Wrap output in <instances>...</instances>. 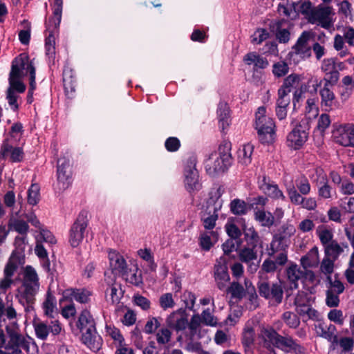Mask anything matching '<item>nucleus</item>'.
Segmentation results:
<instances>
[{
	"label": "nucleus",
	"instance_id": "f257e3e1",
	"mask_svg": "<svg viewBox=\"0 0 354 354\" xmlns=\"http://www.w3.org/2000/svg\"><path fill=\"white\" fill-rule=\"evenodd\" d=\"M6 332L0 328V354H21V348L28 350V341L21 334L16 322L6 326Z\"/></svg>",
	"mask_w": 354,
	"mask_h": 354
},
{
	"label": "nucleus",
	"instance_id": "f03ea898",
	"mask_svg": "<svg viewBox=\"0 0 354 354\" xmlns=\"http://www.w3.org/2000/svg\"><path fill=\"white\" fill-rule=\"evenodd\" d=\"M39 286V277L36 270L32 266H26L23 274L21 286L23 290L17 295L19 301L25 299L31 302L33 297L37 294Z\"/></svg>",
	"mask_w": 354,
	"mask_h": 354
},
{
	"label": "nucleus",
	"instance_id": "7ed1b4c3",
	"mask_svg": "<svg viewBox=\"0 0 354 354\" xmlns=\"http://www.w3.org/2000/svg\"><path fill=\"white\" fill-rule=\"evenodd\" d=\"M256 129L259 140L263 144H270L274 140L275 124L273 120L266 115V109L261 106L256 113Z\"/></svg>",
	"mask_w": 354,
	"mask_h": 354
},
{
	"label": "nucleus",
	"instance_id": "20e7f679",
	"mask_svg": "<svg viewBox=\"0 0 354 354\" xmlns=\"http://www.w3.org/2000/svg\"><path fill=\"white\" fill-rule=\"evenodd\" d=\"M259 293L261 297L270 300L278 305L282 302L283 297V283L281 281L270 283L263 279L257 284Z\"/></svg>",
	"mask_w": 354,
	"mask_h": 354
},
{
	"label": "nucleus",
	"instance_id": "39448f33",
	"mask_svg": "<svg viewBox=\"0 0 354 354\" xmlns=\"http://www.w3.org/2000/svg\"><path fill=\"white\" fill-rule=\"evenodd\" d=\"M334 15L335 12L331 6L320 5L313 8L308 17V22L329 30L334 25V20L333 19Z\"/></svg>",
	"mask_w": 354,
	"mask_h": 354
},
{
	"label": "nucleus",
	"instance_id": "423d86ee",
	"mask_svg": "<svg viewBox=\"0 0 354 354\" xmlns=\"http://www.w3.org/2000/svg\"><path fill=\"white\" fill-rule=\"evenodd\" d=\"M262 337L264 340V346L270 348L271 345H274L281 349H294L299 348L298 344L290 337H283L279 335L273 329H265L261 333Z\"/></svg>",
	"mask_w": 354,
	"mask_h": 354
},
{
	"label": "nucleus",
	"instance_id": "0eeeda50",
	"mask_svg": "<svg viewBox=\"0 0 354 354\" xmlns=\"http://www.w3.org/2000/svg\"><path fill=\"white\" fill-rule=\"evenodd\" d=\"M184 177L185 186L189 192L198 191L201 188L198 172L196 169L195 158H190L187 160L184 170Z\"/></svg>",
	"mask_w": 354,
	"mask_h": 354
},
{
	"label": "nucleus",
	"instance_id": "6e6552de",
	"mask_svg": "<svg viewBox=\"0 0 354 354\" xmlns=\"http://www.w3.org/2000/svg\"><path fill=\"white\" fill-rule=\"evenodd\" d=\"M33 326L37 337L41 340L46 339L49 333L57 335L62 331L61 324L57 319L50 322L35 321Z\"/></svg>",
	"mask_w": 354,
	"mask_h": 354
},
{
	"label": "nucleus",
	"instance_id": "1a4fd4ad",
	"mask_svg": "<svg viewBox=\"0 0 354 354\" xmlns=\"http://www.w3.org/2000/svg\"><path fill=\"white\" fill-rule=\"evenodd\" d=\"M88 220L83 214L79 215L69 230V243L73 248L77 247L83 241Z\"/></svg>",
	"mask_w": 354,
	"mask_h": 354
},
{
	"label": "nucleus",
	"instance_id": "9d476101",
	"mask_svg": "<svg viewBox=\"0 0 354 354\" xmlns=\"http://www.w3.org/2000/svg\"><path fill=\"white\" fill-rule=\"evenodd\" d=\"M221 188L218 189V198L213 205H208L207 209L201 216V221L205 230H213L218 218V212L221 209L223 201L219 199Z\"/></svg>",
	"mask_w": 354,
	"mask_h": 354
},
{
	"label": "nucleus",
	"instance_id": "9b49d317",
	"mask_svg": "<svg viewBox=\"0 0 354 354\" xmlns=\"http://www.w3.org/2000/svg\"><path fill=\"white\" fill-rule=\"evenodd\" d=\"M321 70L325 73L326 77L319 82L315 80V91L318 86H321L322 82H324V83H331L332 85H335L339 78V73L336 68V62L335 58L324 59L322 63Z\"/></svg>",
	"mask_w": 354,
	"mask_h": 354
},
{
	"label": "nucleus",
	"instance_id": "f8f14e48",
	"mask_svg": "<svg viewBox=\"0 0 354 354\" xmlns=\"http://www.w3.org/2000/svg\"><path fill=\"white\" fill-rule=\"evenodd\" d=\"M308 132L301 124H297L287 136V145L295 150L300 149L307 141Z\"/></svg>",
	"mask_w": 354,
	"mask_h": 354
},
{
	"label": "nucleus",
	"instance_id": "ddd939ff",
	"mask_svg": "<svg viewBox=\"0 0 354 354\" xmlns=\"http://www.w3.org/2000/svg\"><path fill=\"white\" fill-rule=\"evenodd\" d=\"M286 275L288 278V281L290 283L291 288H298V281L301 280L304 278L309 277V280H314V273L313 271L309 270H305L304 268H301L297 264H291L286 269Z\"/></svg>",
	"mask_w": 354,
	"mask_h": 354
},
{
	"label": "nucleus",
	"instance_id": "4468645a",
	"mask_svg": "<svg viewBox=\"0 0 354 354\" xmlns=\"http://www.w3.org/2000/svg\"><path fill=\"white\" fill-rule=\"evenodd\" d=\"M57 182L60 190L66 189L71 181V169L70 160L68 158L64 156L57 160Z\"/></svg>",
	"mask_w": 354,
	"mask_h": 354
},
{
	"label": "nucleus",
	"instance_id": "2eb2a0df",
	"mask_svg": "<svg viewBox=\"0 0 354 354\" xmlns=\"http://www.w3.org/2000/svg\"><path fill=\"white\" fill-rule=\"evenodd\" d=\"M331 83H324V86L319 90L321 97L320 106L325 112H330L338 106L334 92L330 89Z\"/></svg>",
	"mask_w": 354,
	"mask_h": 354
},
{
	"label": "nucleus",
	"instance_id": "dca6fc26",
	"mask_svg": "<svg viewBox=\"0 0 354 354\" xmlns=\"http://www.w3.org/2000/svg\"><path fill=\"white\" fill-rule=\"evenodd\" d=\"M333 137L339 145L354 147V124L339 126L333 131Z\"/></svg>",
	"mask_w": 354,
	"mask_h": 354
},
{
	"label": "nucleus",
	"instance_id": "f3484780",
	"mask_svg": "<svg viewBox=\"0 0 354 354\" xmlns=\"http://www.w3.org/2000/svg\"><path fill=\"white\" fill-rule=\"evenodd\" d=\"M239 260L248 266V271L250 273H254L259 268V261H257V252L252 247H243L238 253Z\"/></svg>",
	"mask_w": 354,
	"mask_h": 354
},
{
	"label": "nucleus",
	"instance_id": "a211bd4d",
	"mask_svg": "<svg viewBox=\"0 0 354 354\" xmlns=\"http://www.w3.org/2000/svg\"><path fill=\"white\" fill-rule=\"evenodd\" d=\"M313 37V32L310 31H304L292 47V50L295 53L302 58L310 57L311 56V46L309 44V42Z\"/></svg>",
	"mask_w": 354,
	"mask_h": 354
},
{
	"label": "nucleus",
	"instance_id": "6ab92c4d",
	"mask_svg": "<svg viewBox=\"0 0 354 354\" xmlns=\"http://www.w3.org/2000/svg\"><path fill=\"white\" fill-rule=\"evenodd\" d=\"M226 262L225 257H221L216 261L214 266V279L217 287L221 290L226 288L227 283L230 279L227 272Z\"/></svg>",
	"mask_w": 354,
	"mask_h": 354
},
{
	"label": "nucleus",
	"instance_id": "aec40b11",
	"mask_svg": "<svg viewBox=\"0 0 354 354\" xmlns=\"http://www.w3.org/2000/svg\"><path fill=\"white\" fill-rule=\"evenodd\" d=\"M32 68L35 67L32 62H29L28 57L21 54L13 60L10 74L22 77L28 73L31 74Z\"/></svg>",
	"mask_w": 354,
	"mask_h": 354
},
{
	"label": "nucleus",
	"instance_id": "412c9836",
	"mask_svg": "<svg viewBox=\"0 0 354 354\" xmlns=\"http://www.w3.org/2000/svg\"><path fill=\"white\" fill-rule=\"evenodd\" d=\"M166 324L168 327L174 328L176 331L183 330L186 328L188 322L185 317V311L180 308L171 313L166 319Z\"/></svg>",
	"mask_w": 354,
	"mask_h": 354
},
{
	"label": "nucleus",
	"instance_id": "4be33fe9",
	"mask_svg": "<svg viewBox=\"0 0 354 354\" xmlns=\"http://www.w3.org/2000/svg\"><path fill=\"white\" fill-rule=\"evenodd\" d=\"M82 342L90 350L97 352L103 344L101 336L97 333L96 328L81 333Z\"/></svg>",
	"mask_w": 354,
	"mask_h": 354
},
{
	"label": "nucleus",
	"instance_id": "5701e85b",
	"mask_svg": "<svg viewBox=\"0 0 354 354\" xmlns=\"http://www.w3.org/2000/svg\"><path fill=\"white\" fill-rule=\"evenodd\" d=\"M259 188L266 195L272 198L285 199V196L279 189L278 185L266 176H263L262 180L260 182Z\"/></svg>",
	"mask_w": 354,
	"mask_h": 354
},
{
	"label": "nucleus",
	"instance_id": "b1692460",
	"mask_svg": "<svg viewBox=\"0 0 354 354\" xmlns=\"http://www.w3.org/2000/svg\"><path fill=\"white\" fill-rule=\"evenodd\" d=\"M76 326L82 333L95 329L96 323L91 313L87 310H84L78 317V320L76 322Z\"/></svg>",
	"mask_w": 354,
	"mask_h": 354
},
{
	"label": "nucleus",
	"instance_id": "393cba45",
	"mask_svg": "<svg viewBox=\"0 0 354 354\" xmlns=\"http://www.w3.org/2000/svg\"><path fill=\"white\" fill-rule=\"evenodd\" d=\"M1 153L3 157L10 156V160L14 162H21L24 159L22 149L12 147L7 140H4L1 145Z\"/></svg>",
	"mask_w": 354,
	"mask_h": 354
},
{
	"label": "nucleus",
	"instance_id": "a878e982",
	"mask_svg": "<svg viewBox=\"0 0 354 354\" xmlns=\"http://www.w3.org/2000/svg\"><path fill=\"white\" fill-rule=\"evenodd\" d=\"M109 258L113 272H116L122 276L126 274L129 268L125 259L122 255L115 252H111L109 254Z\"/></svg>",
	"mask_w": 354,
	"mask_h": 354
},
{
	"label": "nucleus",
	"instance_id": "bb28decb",
	"mask_svg": "<svg viewBox=\"0 0 354 354\" xmlns=\"http://www.w3.org/2000/svg\"><path fill=\"white\" fill-rule=\"evenodd\" d=\"M231 162L216 153L212 154L207 164L210 172H223L230 165Z\"/></svg>",
	"mask_w": 354,
	"mask_h": 354
},
{
	"label": "nucleus",
	"instance_id": "cd10ccee",
	"mask_svg": "<svg viewBox=\"0 0 354 354\" xmlns=\"http://www.w3.org/2000/svg\"><path fill=\"white\" fill-rule=\"evenodd\" d=\"M300 261L301 265L305 270L317 266L319 262L318 248L313 247L306 255L301 258Z\"/></svg>",
	"mask_w": 354,
	"mask_h": 354
},
{
	"label": "nucleus",
	"instance_id": "c85d7f7f",
	"mask_svg": "<svg viewBox=\"0 0 354 354\" xmlns=\"http://www.w3.org/2000/svg\"><path fill=\"white\" fill-rule=\"evenodd\" d=\"M243 61L248 65L253 64L255 70L266 68L269 64L267 59L261 57L256 53L246 54L243 57Z\"/></svg>",
	"mask_w": 354,
	"mask_h": 354
},
{
	"label": "nucleus",
	"instance_id": "c756f323",
	"mask_svg": "<svg viewBox=\"0 0 354 354\" xmlns=\"http://www.w3.org/2000/svg\"><path fill=\"white\" fill-rule=\"evenodd\" d=\"M303 84L299 75L291 74L284 79L283 84L279 90H282V91L290 94V92L295 91Z\"/></svg>",
	"mask_w": 354,
	"mask_h": 354
},
{
	"label": "nucleus",
	"instance_id": "7c9ffc66",
	"mask_svg": "<svg viewBox=\"0 0 354 354\" xmlns=\"http://www.w3.org/2000/svg\"><path fill=\"white\" fill-rule=\"evenodd\" d=\"M218 234L217 232H205L201 234L199 243L203 250L208 251L218 241Z\"/></svg>",
	"mask_w": 354,
	"mask_h": 354
},
{
	"label": "nucleus",
	"instance_id": "2f4dec72",
	"mask_svg": "<svg viewBox=\"0 0 354 354\" xmlns=\"http://www.w3.org/2000/svg\"><path fill=\"white\" fill-rule=\"evenodd\" d=\"M254 146L250 143L245 144L238 150V161L240 164L247 166L252 162V155Z\"/></svg>",
	"mask_w": 354,
	"mask_h": 354
},
{
	"label": "nucleus",
	"instance_id": "473e14b6",
	"mask_svg": "<svg viewBox=\"0 0 354 354\" xmlns=\"http://www.w3.org/2000/svg\"><path fill=\"white\" fill-rule=\"evenodd\" d=\"M288 24V21L285 19H279L275 21L276 37L280 43L285 44L290 40V33L286 28H283Z\"/></svg>",
	"mask_w": 354,
	"mask_h": 354
},
{
	"label": "nucleus",
	"instance_id": "72a5a7b5",
	"mask_svg": "<svg viewBox=\"0 0 354 354\" xmlns=\"http://www.w3.org/2000/svg\"><path fill=\"white\" fill-rule=\"evenodd\" d=\"M335 326L332 324L327 326L324 324H320L317 326V333L320 337H322L330 342H337V337L335 334Z\"/></svg>",
	"mask_w": 354,
	"mask_h": 354
},
{
	"label": "nucleus",
	"instance_id": "f704fd0d",
	"mask_svg": "<svg viewBox=\"0 0 354 354\" xmlns=\"http://www.w3.org/2000/svg\"><path fill=\"white\" fill-rule=\"evenodd\" d=\"M288 239L283 236L281 233H278L274 236L271 243V252H269L270 256H273L279 250H285L288 247Z\"/></svg>",
	"mask_w": 354,
	"mask_h": 354
},
{
	"label": "nucleus",
	"instance_id": "c9c22d12",
	"mask_svg": "<svg viewBox=\"0 0 354 354\" xmlns=\"http://www.w3.org/2000/svg\"><path fill=\"white\" fill-rule=\"evenodd\" d=\"M9 226L11 229L22 235L21 239L23 242L26 240V234L29 230V225L26 221L21 218H16L10 221Z\"/></svg>",
	"mask_w": 354,
	"mask_h": 354
},
{
	"label": "nucleus",
	"instance_id": "e433bc0d",
	"mask_svg": "<svg viewBox=\"0 0 354 354\" xmlns=\"http://www.w3.org/2000/svg\"><path fill=\"white\" fill-rule=\"evenodd\" d=\"M244 239L247 243L248 247L255 248L260 241V237L258 232L253 227H244L243 229Z\"/></svg>",
	"mask_w": 354,
	"mask_h": 354
},
{
	"label": "nucleus",
	"instance_id": "4c0bfd02",
	"mask_svg": "<svg viewBox=\"0 0 354 354\" xmlns=\"http://www.w3.org/2000/svg\"><path fill=\"white\" fill-rule=\"evenodd\" d=\"M254 218L263 227H270L274 224V218L269 212L257 210L254 212Z\"/></svg>",
	"mask_w": 354,
	"mask_h": 354
},
{
	"label": "nucleus",
	"instance_id": "58836bf2",
	"mask_svg": "<svg viewBox=\"0 0 354 354\" xmlns=\"http://www.w3.org/2000/svg\"><path fill=\"white\" fill-rule=\"evenodd\" d=\"M108 285L110 286L106 290V297L109 296L111 303H118L120 299V292L119 286L115 283V279H106Z\"/></svg>",
	"mask_w": 354,
	"mask_h": 354
},
{
	"label": "nucleus",
	"instance_id": "ea45409f",
	"mask_svg": "<svg viewBox=\"0 0 354 354\" xmlns=\"http://www.w3.org/2000/svg\"><path fill=\"white\" fill-rule=\"evenodd\" d=\"M217 113L218 115L220 127H221L222 130H224L229 125V108L227 104L221 102L218 105Z\"/></svg>",
	"mask_w": 354,
	"mask_h": 354
},
{
	"label": "nucleus",
	"instance_id": "a19ab883",
	"mask_svg": "<svg viewBox=\"0 0 354 354\" xmlns=\"http://www.w3.org/2000/svg\"><path fill=\"white\" fill-rule=\"evenodd\" d=\"M324 249L325 256L335 261L344 251V249L336 241L332 242L330 245H326Z\"/></svg>",
	"mask_w": 354,
	"mask_h": 354
},
{
	"label": "nucleus",
	"instance_id": "79ce46f5",
	"mask_svg": "<svg viewBox=\"0 0 354 354\" xmlns=\"http://www.w3.org/2000/svg\"><path fill=\"white\" fill-rule=\"evenodd\" d=\"M138 269L136 266L133 268H129L125 274L122 277L127 281L135 286H140L142 283L141 274H138Z\"/></svg>",
	"mask_w": 354,
	"mask_h": 354
},
{
	"label": "nucleus",
	"instance_id": "37998d69",
	"mask_svg": "<svg viewBox=\"0 0 354 354\" xmlns=\"http://www.w3.org/2000/svg\"><path fill=\"white\" fill-rule=\"evenodd\" d=\"M310 178L316 186L324 183L328 180V176L324 170L320 167H316L313 169L310 175Z\"/></svg>",
	"mask_w": 354,
	"mask_h": 354
},
{
	"label": "nucleus",
	"instance_id": "c03bdc74",
	"mask_svg": "<svg viewBox=\"0 0 354 354\" xmlns=\"http://www.w3.org/2000/svg\"><path fill=\"white\" fill-rule=\"evenodd\" d=\"M226 292L234 299H241L245 295L244 287L239 282L233 281L229 287H226Z\"/></svg>",
	"mask_w": 354,
	"mask_h": 354
},
{
	"label": "nucleus",
	"instance_id": "a18cd8bd",
	"mask_svg": "<svg viewBox=\"0 0 354 354\" xmlns=\"http://www.w3.org/2000/svg\"><path fill=\"white\" fill-rule=\"evenodd\" d=\"M317 234L319 238L320 242L324 246L330 245L332 242L335 241L333 240V234L330 230H328L324 227H319L317 230Z\"/></svg>",
	"mask_w": 354,
	"mask_h": 354
},
{
	"label": "nucleus",
	"instance_id": "49530a36",
	"mask_svg": "<svg viewBox=\"0 0 354 354\" xmlns=\"http://www.w3.org/2000/svg\"><path fill=\"white\" fill-rule=\"evenodd\" d=\"M62 3V0H55L53 6V17L49 20V23L53 24L55 29H57L59 27L61 22Z\"/></svg>",
	"mask_w": 354,
	"mask_h": 354
},
{
	"label": "nucleus",
	"instance_id": "de8ad7c7",
	"mask_svg": "<svg viewBox=\"0 0 354 354\" xmlns=\"http://www.w3.org/2000/svg\"><path fill=\"white\" fill-rule=\"evenodd\" d=\"M230 210L235 215H243L248 212V207L245 201L234 199L230 203Z\"/></svg>",
	"mask_w": 354,
	"mask_h": 354
},
{
	"label": "nucleus",
	"instance_id": "09e8293b",
	"mask_svg": "<svg viewBox=\"0 0 354 354\" xmlns=\"http://www.w3.org/2000/svg\"><path fill=\"white\" fill-rule=\"evenodd\" d=\"M55 304L56 302L54 296L50 292V291H48L46 300L43 303L44 314L46 316L50 317H53V314L55 308Z\"/></svg>",
	"mask_w": 354,
	"mask_h": 354
},
{
	"label": "nucleus",
	"instance_id": "8fccbe9b",
	"mask_svg": "<svg viewBox=\"0 0 354 354\" xmlns=\"http://www.w3.org/2000/svg\"><path fill=\"white\" fill-rule=\"evenodd\" d=\"M91 295V292L86 289H75L71 293L72 297L81 304L88 303Z\"/></svg>",
	"mask_w": 354,
	"mask_h": 354
},
{
	"label": "nucleus",
	"instance_id": "3c124183",
	"mask_svg": "<svg viewBox=\"0 0 354 354\" xmlns=\"http://www.w3.org/2000/svg\"><path fill=\"white\" fill-rule=\"evenodd\" d=\"M19 266L18 258L11 256L3 270L4 277L12 278Z\"/></svg>",
	"mask_w": 354,
	"mask_h": 354
},
{
	"label": "nucleus",
	"instance_id": "603ef678",
	"mask_svg": "<svg viewBox=\"0 0 354 354\" xmlns=\"http://www.w3.org/2000/svg\"><path fill=\"white\" fill-rule=\"evenodd\" d=\"M318 196L322 199H330L333 197L335 191L329 185L328 180L317 186Z\"/></svg>",
	"mask_w": 354,
	"mask_h": 354
},
{
	"label": "nucleus",
	"instance_id": "864d4df0",
	"mask_svg": "<svg viewBox=\"0 0 354 354\" xmlns=\"http://www.w3.org/2000/svg\"><path fill=\"white\" fill-rule=\"evenodd\" d=\"M281 318L290 328H296L300 324V320L297 315L290 311L284 312Z\"/></svg>",
	"mask_w": 354,
	"mask_h": 354
},
{
	"label": "nucleus",
	"instance_id": "5fc2aeb1",
	"mask_svg": "<svg viewBox=\"0 0 354 354\" xmlns=\"http://www.w3.org/2000/svg\"><path fill=\"white\" fill-rule=\"evenodd\" d=\"M39 186L37 184H32L28 191V203L31 205L38 203L40 198Z\"/></svg>",
	"mask_w": 354,
	"mask_h": 354
},
{
	"label": "nucleus",
	"instance_id": "6e6d98bb",
	"mask_svg": "<svg viewBox=\"0 0 354 354\" xmlns=\"http://www.w3.org/2000/svg\"><path fill=\"white\" fill-rule=\"evenodd\" d=\"M171 339V332L167 328H162L156 334V339L159 345H166Z\"/></svg>",
	"mask_w": 354,
	"mask_h": 354
},
{
	"label": "nucleus",
	"instance_id": "4d7b16f0",
	"mask_svg": "<svg viewBox=\"0 0 354 354\" xmlns=\"http://www.w3.org/2000/svg\"><path fill=\"white\" fill-rule=\"evenodd\" d=\"M296 310L301 316H306L310 319H314L317 317V311L310 306V303L304 304L301 306H296Z\"/></svg>",
	"mask_w": 354,
	"mask_h": 354
},
{
	"label": "nucleus",
	"instance_id": "13d9d810",
	"mask_svg": "<svg viewBox=\"0 0 354 354\" xmlns=\"http://www.w3.org/2000/svg\"><path fill=\"white\" fill-rule=\"evenodd\" d=\"M19 76L17 75H12L10 74L9 77V84L10 87L8 88H12V91L15 92V91L19 92V93H23L26 90V86L25 84L21 82L19 79Z\"/></svg>",
	"mask_w": 354,
	"mask_h": 354
},
{
	"label": "nucleus",
	"instance_id": "bf43d9fd",
	"mask_svg": "<svg viewBox=\"0 0 354 354\" xmlns=\"http://www.w3.org/2000/svg\"><path fill=\"white\" fill-rule=\"evenodd\" d=\"M331 123L330 115L327 113H322L318 118L317 129L323 133L330 127Z\"/></svg>",
	"mask_w": 354,
	"mask_h": 354
},
{
	"label": "nucleus",
	"instance_id": "052dcab7",
	"mask_svg": "<svg viewBox=\"0 0 354 354\" xmlns=\"http://www.w3.org/2000/svg\"><path fill=\"white\" fill-rule=\"evenodd\" d=\"M55 39L53 34V31H50V33L46 39L45 48L46 55L52 57L55 54Z\"/></svg>",
	"mask_w": 354,
	"mask_h": 354
},
{
	"label": "nucleus",
	"instance_id": "680f3d73",
	"mask_svg": "<svg viewBox=\"0 0 354 354\" xmlns=\"http://www.w3.org/2000/svg\"><path fill=\"white\" fill-rule=\"evenodd\" d=\"M287 193L290 202L295 205H300L304 199L300 192H298L294 186L290 187L287 189Z\"/></svg>",
	"mask_w": 354,
	"mask_h": 354
},
{
	"label": "nucleus",
	"instance_id": "e2e57ef3",
	"mask_svg": "<svg viewBox=\"0 0 354 354\" xmlns=\"http://www.w3.org/2000/svg\"><path fill=\"white\" fill-rule=\"evenodd\" d=\"M39 234L36 236V241L48 243L51 245L56 243V239L52 233L48 230L41 228Z\"/></svg>",
	"mask_w": 354,
	"mask_h": 354
},
{
	"label": "nucleus",
	"instance_id": "0e129e2a",
	"mask_svg": "<svg viewBox=\"0 0 354 354\" xmlns=\"http://www.w3.org/2000/svg\"><path fill=\"white\" fill-rule=\"evenodd\" d=\"M288 64L285 62L281 61L273 65L272 73L276 77H280L286 75L288 73Z\"/></svg>",
	"mask_w": 354,
	"mask_h": 354
},
{
	"label": "nucleus",
	"instance_id": "69168bd1",
	"mask_svg": "<svg viewBox=\"0 0 354 354\" xmlns=\"http://www.w3.org/2000/svg\"><path fill=\"white\" fill-rule=\"evenodd\" d=\"M297 188L299 189V192L303 195H307L310 192V185L308 182V180L302 176L295 181Z\"/></svg>",
	"mask_w": 354,
	"mask_h": 354
},
{
	"label": "nucleus",
	"instance_id": "338daca9",
	"mask_svg": "<svg viewBox=\"0 0 354 354\" xmlns=\"http://www.w3.org/2000/svg\"><path fill=\"white\" fill-rule=\"evenodd\" d=\"M335 261V260L325 256L320 265V270L322 272L325 274H330L333 273Z\"/></svg>",
	"mask_w": 354,
	"mask_h": 354
},
{
	"label": "nucleus",
	"instance_id": "774afa93",
	"mask_svg": "<svg viewBox=\"0 0 354 354\" xmlns=\"http://www.w3.org/2000/svg\"><path fill=\"white\" fill-rule=\"evenodd\" d=\"M159 302L160 307L164 310L171 308L175 306V301L171 293H165L162 295L160 297Z\"/></svg>",
	"mask_w": 354,
	"mask_h": 354
}]
</instances>
